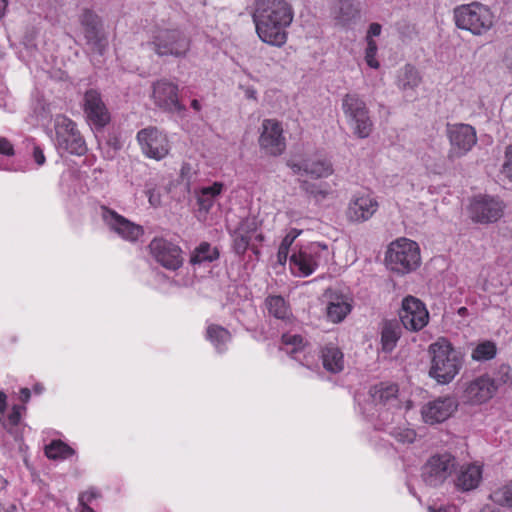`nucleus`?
<instances>
[{"instance_id":"61","label":"nucleus","mask_w":512,"mask_h":512,"mask_svg":"<svg viewBox=\"0 0 512 512\" xmlns=\"http://www.w3.org/2000/svg\"><path fill=\"white\" fill-rule=\"evenodd\" d=\"M42 390H43V387H42L40 384H36V385L34 386V391H35L36 393H41V392H42Z\"/></svg>"},{"instance_id":"48","label":"nucleus","mask_w":512,"mask_h":512,"mask_svg":"<svg viewBox=\"0 0 512 512\" xmlns=\"http://www.w3.org/2000/svg\"><path fill=\"white\" fill-rule=\"evenodd\" d=\"M288 252H289V247L285 246L284 244L281 243L279 246V249H278V253H277V258H278L279 264H284L286 262L287 257H288Z\"/></svg>"},{"instance_id":"10","label":"nucleus","mask_w":512,"mask_h":512,"mask_svg":"<svg viewBox=\"0 0 512 512\" xmlns=\"http://www.w3.org/2000/svg\"><path fill=\"white\" fill-rule=\"evenodd\" d=\"M84 37L91 51L102 55L107 48L108 41L102 29L100 18L90 10H84L80 16Z\"/></svg>"},{"instance_id":"30","label":"nucleus","mask_w":512,"mask_h":512,"mask_svg":"<svg viewBox=\"0 0 512 512\" xmlns=\"http://www.w3.org/2000/svg\"><path fill=\"white\" fill-rule=\"evenodd\" d=\"M249 230H255V223L246 220L240 224V227L235 232L234 248L239 254L244 253L249 245L251 239L248 235Z\"/></svg>"},{"instance_id":"60","label":"nucleus","mask_w":512,"mask_h":512,"mask_svg":"<svg viewBox=\"0 0 512 512\" xmlns=\"http://www.w3.org/2000/svg\"><path fill=\"white\" fill-rule=\"evenodd\" d=\"M6 405V394L0 391V405Z\"/></svg>"},{"instance_id":"16","label":"nucleus","mask_w":512,"mask_h":512,"mask_svg":"<svg viewBox=\"0 0 512 512\" xmlns=\"http://www.w3.org/2000/svg\"><path fill=\"white\" fill-rule=\"evenodd\" d=\"M152 97L155 105L164 111L180 113L186 110L179 102L177 85L166 79L153 84Z\"/></svg>"},{"instance_id":"41","label":"nucleus","mask_w":512,"mask_h":512,"mask_svg":"<svg viewBox=\"0 0 512 512\" xmlns=\"http://www.w3.org/2000/svg\"><path fill=\"white\" fill-rule=\"evenodd\" d=\"M392 436L400 443L411 444L416 439V432L408 428H397L393 430Z\"/></svg>"},{"instance_id":"45","label":"nucleus","mask_w":512,"mask_h":512,"mask_svg":"<svg viewBox=\"0 0 512 512\" xmlns=\"http://www.w3.org/2000/svg\"><path fill=\"white\" fill-rule=\"evenodd\" d=\"M21 409L22 407L15 405L12 409V412L8 416V420L11 425L15 426L19 423L21 418Z\"/></svg>"},{"instance_id":"20","label":"nucleus","mask_w":512,"mask_h":512,"mask_svg":"<svg viewBox=\"0 0 512 512\" xmlns=\"http://www.w3.org/2000/svg\"><path fill=\"white\" fill-rule=\"evenodd\" d=\"M103 219L107 225L122 238L135 241L143 234V228L123 216L117 214L115 211L103 207Z\"/></svg>"},{"instance_id":"1","label":"nucleus","mask_w":512,"mask_h":512,"mask_svg":"<svg viewBox=\"0 0 512 512\" xmlns=\"http://www.w3.org/2000/svg\"><path fill=\"white\" fill-rule=\"evenodd\" d=\"M428 352L431 357L429 376L440 384L450 383L462 368L461 353L444 338L431 344Z\"/></svg>"},{"instance_id":"24","label":"nucleus","mask_w":512,"mask_h":512,"mask_svg":"<svg viewBox=\"0 0 512 512\" xmlns=\"http://www.w3.org/2000/svg\"><path fill=\"white\" fill-rule=\"evenodd\" d=\"M324 368L331 373H339L344 368L343 353L338 347L326 346L322 350Z\"/></svg>"},{"instance_id":"26","label":"nucleus","mask_w":512,"mask_h":512,"mask_svg":"<svg viewBox=\"0 0 512 512\" xmlns=\"http://www.w3.org/2000/svg\"><path fill=\"white\" fill-rule=\"evenodd\" d=\"M303 172L312 178L328 177L333 173L332 164L326 159H307L303 161Z\"/></svg>"},{"instance_id":"13","label":"nucleus","mask_w":512,"mask_h":512,"mask_svg":"<svg viewBox=\"0 0 512 512\" xmlns=\"http://www.w3.org/2000/svg\"><path fill=\"white\" fill-rule=\"evenodd\" d=\"M260 148L271 156L281 155L286 149L281 124L274 119H265L259 137Z\"/></svg>"},{"instance_id":"33","label":"nucleus","mask_w":512,"mask_h":512,"mask_svg":"<svg viewBox=\"0 0 512 512\" xmlns=\"http://www.w3.org/2000/svg\"><path fill=\"white\" fill-rule=\"evenodd\" d=\"M398 388L396 385L380 384L371 391L373 401L379 404H386L396 398Z\"/></svg>"},{"instance_id":"51","label":"nucleus","mask_w":512,"mask_h":512,"mask_svg":"<svg viewBox=\"0 0 512 512\" xmlns=\"http://www.w3.org/2000/svg\"><path fill=\"white\" fill-rule=\"evenodd\" d=\"M149 202L152 206L160 205V195L155 192L154 189H150L147 191Z\"/></svg>"},{"instance_id":"46","label":"nucleus","mask_w":512,"mask_h":512,"mask_svg":"<svg viewBox=\"0 0 512 512\" xmlns=\"http://www.w3.org/2000/svg\"><path fill=\"white\" fill-rule=\"evenodd\" d=\"M0 153L8 156L14 154L13 146L6 138L0 137Z\"/></svg>"},{"instance_id":"50","label":"nucleus","mask_w":512,"mask_h":512,"mask_svg":"<svg viewBox=\"0 0 512 512\" xmlns=\"http://www.w3.org/2000/svg\"><path fill=\"white\" fill-rule=\"evenodd\" d=\"M33 157H34L35 162L38 165H43L44 164L45 156H44L43 151H42V149L40 147H38V146L34 147Z\"/></svg>"},{"instance_id":"49","label":"nucleus","mask_w":512,"mask_h":512,"mask_svg":"<svg viewBox=\"0 0 512 512\" xmlns=\"http://www.w3.org/2000/svg\"><path fill=\"white\" fill-rule=\"evenodd\" d=\"M381 33V25L378 24V23H372L370 26H369V30H368V33H367V41H369V39H372V37L374 36H379Z\"/></svg>"},{"instance_id":"62","label":"nucleus","mask_w":512,"mask_h":512,"mask_svg":"<svg viewBox=\"0 0 512 512\" xmlns=\"http://www.w3.org/2000/svg\"><path fill=\"white\" fill-rule=\"evenodd\" d=\"M467 311V309L465 307H462L459 309V314H464L465 312Z\"/></svg>"},{"instance_id":"58","label":"nucleus","mask_w":512,"mask_h":512,"mask_svg":"<svg viewBox=\"0 0 512 512\" xmlns=\"http://www.w3.org/2000/svg\"><path fill=\"white\" fill-rule=\"evenodd\" d=\"M428 511L429 512H448V510L446 508L441 507L439 509H435L433 506H429Z\"/></svg>"},{"instance_id":"5","label":"nucleus","mask_w":512,"mask_h":512,"mask_svg":"<svg viewBox=\"0 0 512 512\" xmlns=\"http://www.w3.org/2000/svg\"><path fill=\"white\" fill-rule=\"evenodd\" d=\"M151 45L158 56L182 57L190 49V39L179 29L160 28L154 32Z\"/></svg>"},{"instance_id":"11","label":"nucleus","mask_w":512,"mask_h":512,"mask_svg":"<svg viewBox=\"0 0 512 512\" xmlns=\"http://www.w3.org/2000/svg\"><path fill=\"white\" fill-rule=\"evenodd\" d=\"M504 204L498 198L488 195L475 197L470 205L472 220L481 223L496 222L503 215Z\"/></svg>"},{"instance_id":"7","label":"nucleus","mask_w":512,"mask_h":512,"mask_svg":"<svg viewBox=\"0 0 512 512\" xmlns=\"http://www.w3.org/2000/svg\"><path fill=\"white\" fill-rule=\"evenodd\" d=\"M55 132L58 149L75 155H83L86 152L84 139L76 129L75 123L66 116L56 117Z\"/></svg>"},{"instance_id":"14","label":"nucleus","mask_w":512,"mask_h":512,"mask_svg":"<svg viewBox=\"0 0 512 512\" xmlns=\"http://www.w3.org/2000/svg\"><path fill=\"white\" fill-rule=\"evenodd\" d=\"M137 139L143 153L149 158L160 160L169 152L167 137L155 127L140 130Z\"/></svg>"},{"instance_id":"15","label":"nucleus","mask_w":512,"mask_h":512,"mask_svg":"<svg viewBox=\"0 0 512 512\" xmlns=\"http://www.w3.org/2000/svg\"><path fill=\"white\" fill-rule=\"evenodd\" d=\"M149 249L156 261L166 269L177 270L183 264L181 249L163 238H154Z\"/></svg>"},{"instance_id":"35","label":"nucleus","mask_w":512,"mask_h":512,"mask_svg":"<svg viewBox=\"0 0 512 512\" xmlns=\"http://www.w3.org/2000/svg\"><path fill=\"white\" fill-rule=\"evenodd\" d=\"M45 454L49 459H66L74 454V450L64 442L58 440L53 441L45 447Z\"/></svg>"},{"instance_id":"38","label":"nucleus","mask_w":512,"mask_h":512,"mask_svg":"<svg viewBox=\"0 0 512 512\" xmlns=\"http://www.w3.org/2000/svg\"><path fill=\"white\" fill-rule=\"evenodd\" d=\"M490 498L501 506L512 508V481L496 489Z\"/></svg>"},{"instance_id":"56","label":"nucleus","mask_w":512,"mask_h":512,"mask_svg":"<svg viewBox=\"0 0 512 512\" xmlns=\"http://www.w3.org/2000/svg\"><path fill=\"white\" fill-rule=\"evenodd\" d=\"M6 6H7V0H0V18L2 17Z\"/></svg>"},{"instance_id":"42","label":"nucleus","mask_w":512,"mask_h":512,"mask_svg":"<svg viewBox=\"0 0 512 512\" xmlns=\"http://www.w3.org/2000/svg\"><path fill=\"white\" fill-rule=\"evenodd\" d=\"M500 172L504 177L512 181V144L506 147L504 161Z\"/></svg>"},{"instance_id":"6","label":"nucleus","mask_w":512,"mask_h":512,"mask_svg":"<svg viewBox=\"0 0 512 512\" xmlns=\"http://www.w3.org/2000/svg\"><path fill=\"white\" fill-rule=\"evenodd\" d=\"M457 462L450 453L431 456L422 467L421 477L426 485L438 487L456 470Z\"/></svg>"},{"instance_id":"40","label":"nucleus","mask_w":512,"mask_h":512,"mask_svg":"<svg viewBox=\"0 0 512 512\" xmlns=\"http://www.w3.org/2000/svg\"><path fill=\"white\" fill-rule=\"evenodd\" d=\"M301 189L310 196L314 197L317 201L325 199L329 194V191L323 188L321 185L308 181H302Z\"/></svg>"},{"instance_id":"3","label":"nucleus","mask_w":512,"mask_h":512,"mask_svg":"<svg viewBox=\"0 0 512 512\" xmlns=\"http://www.w3.org/2000/svg\"><path fill=\"white\" fill-rule=\"evenodd\" d=\"M420 260L417 243L405 238L392 242L385 255L388 269L402 275L415 270Z\"/></svg>"},{"instance_id":"43","label":"nucleus","mask_w":512,"mask_h":512,"mask_svg":"<svg viewBox=\"0 0 512 512\" xmlns=\"http://www.w3.org/2000/svg\"><path fill=\"white\" fill-rule=\"evenodd\" d=\"M376 52H377V44H376V42L373 39H369V41H367V48H366L365 59H366L367 64L371 68H378L379 67L378 61L375 60Z\"/></svg>"},{"instance_id":"17","label":"nucleus","mask_w":512,"mask_h":512,"mask_svg":"<svg viewBox=\"0 0 512 512\" xmlns=\"http://www.w3.org/2000/svg\"><path fill=\"white\" fill-rule=\"evenodd\" d=\"M83 108L88 122L94 127L101 129L110 121V114L100 93L90 89L84 94Z\"/></svg>"},{"instance_id":"27","label":"nucleus","mask_w":512,"mask_h":512,"mask_svg":"<svg viewBox=\"0 0 512 512\" xmlns=\"http://www.w3.org/2000/svg\"><path fill=\"white\" fill-rule=\"evenodd\" d=\"M351 311V305L343 295L331 298L327 306V317L334 323L341 322Z\"/></svg>"},{"instance_id":"4","label":"nucleus","mask_w":512,"mask_h":512,"mask_svg":"<svg viewBox=\"0 0 512 512\" xmlns=\"http://www.w3.org/2000/svg\"><path fill=\"white\" fill-rule=\"evenodd\" d=\"M341 107L353 133L359 138H367L373 130V122L366 102L357 93H347L342 98Z\"/></svg>"},{"instance_id":"64","label":"nucleus","mask_w":512,"mask_h":512,"mask_svg":"<svg viewBox=\"0 0 512 512\" xmlns=\"http://www.w3.org/2000/svg\"><path fill=\"white\" fill-rule=\"evenodd\" d=\"M254 94H255L254 91L250 92L249 97L254 98L255 97Z\"/></svg>"},{"instance_id":"53","label":"nucleus","mask_w":512,"mask_h":512,"mask_svg":"<svg viewBox=\"0 0 512 512\" xmlns=\"http://www.w3.org/2000/svg\"><path fill=\"white\" fill-rule=\"evenodd\" d=\"M20 394H21V400L23 402H28L29 401L31 393H30V390L28 388H22L20 390Z\"/></svg>"},{"instance_id":"34","label":"nucleus","mask_w":512,"mask_h":512,"mask_svg":"<svg viewBox=\"0 0 512 512\" xmlns=\"http://www.w3.org/2000/svg\"><path fill=\"white\" fill-rule=\"evenodd\" d=\"M219 257L218 249L215 247H211V245L207 242H203L200 246L195 250L194 254L191 257L192 264H198L204 261L212 262Z\"/></svg>"},{"instance_id":"12","label":"nucleus","mask_w":512,"mask_h":512,"mask_svg":"<svg viewBox=\"0 0 512 512\" xmlns=\"http://www.w3.org/2000/svg\"><path fill=\"white\" fill-rule=\"evenodd\" d=\"M253 21L256 26L257 35L263 42L277 47H281L286 43L287 25L255 12L253 14Z\"/></svg>"},{"instance_id":"39","label":"nucleus","mask_w":512,"mask_h":512,"mask_svg":"<svg viewBox=\"0 0 512 512\" xmlns=\"http://www.w3.org/2000/svg\"><path fill=\"white\" fill-rule=\"evenodd\" d=\"M290 262L297 266L301 273L306 276L310 275L315 269L314 262L312 261L311 257L306 254H293L290 257Z\"/></svg>"},{"instance_id":"59","label":"nucleus","mask_w":512,"mask_h":512,"mask_svg":"<svg viewBox=\"0 0 512 512\" xmlns=\"http://www.w3.org/2000/svg\"><path fill=\"white\" fill-rule=\"evenodd\" d=\"M480 512H500L498 509L492 508L490 506L483 507Z\"/></svg>"},{"instance_id":"36","label":"nucleus","mask_w":512,"mask_h":512,"mask_svg":"<svg viewBox=\"0 0 512 512\" xmlns=\"http://www.w3.org/2000/svg\"><path fill=\"white\" fill-rule=\"evenodd\" d=\"M207 338L214 344L217 350L222 351V346L230 341L228 330L218 325H210L207 329Z\"/></svg>"},{"instance_id":"37","label":"nucleus","mask_w":512,"mask_h":512,"mask_svg":"<svg viewBox=\"0 0 512 512\" xmlns=\"http://www.w3.org/2000/svg\"><path fill=\"white\" fill-rule=\"evenodd\" d=\"M421 82L418 71L411 65H406L399 77V86L403 90L413 89Z\"/></svg>"},{"instance_id":"31","label":"nucleus","mask_w":512,"mask_h":512,"mask_svg":"<svg viewBox=\"0 0 512 512\" xmlns=\"http://www.w3.org/2000/svg\"><path fill=\"white\" fill-rule=\"evenodd\" d=\"M265 303L269 313L274 317L286 319L289 316V309L283 297L269 296Z\"/></svg>"},{"instance_id":"23","label":"nucleus","mask_w":512,"mask_h":512,"mask_svg":"<svg viewBox=\"0 0 512 512\" xmlns=\"http://www.w3.org/2000/svg\"><path fill=\"white\" fill-rule=\"evenodd\" d=\"M333 16L337 25L347 26L359 16L355 0H337L333 8Z\"/></svg>"},{"instance_id":"55","label":"nucleus","mask_w":512,"mask_h":512,"mask_svg":"<svg viewBox=\"0 0 512 512\" xmlns=\"http://www.w3.org/2000/svg\"><path fill=\"white\" fill-rule=\"evenodd\" d=\"M83 494H86L85 503L90 502L92 499L98 496L95 491L84 492Z\"/></svg>"},{"instance_id":"29","label":"nucleus","mask_w":512,"mask_h":512,"mask_svg":"<svg viewBox=\"0 0 512 512\" xmlns=\"http://www.w3.org/2000/svg\"><path fill=\"white\" fill-rule=\"evenodd\" d=\"M223 185L221 183H214L211 186L204 187L200 190L197 196V202L200 210L208 212L212 207L214 198L221 193Z\"/></svg>"},{"instance_id":"63","label":"nucleus","mask_w":512,"mask_h":512,"mask_svg":"<svg viewBox=\"0 0 512 512\" xmlns=\"http://www.w3.org/2000/svg\"><path fill=\"white\" fill-rule=\"evenodd\" d=\"M6 405H0V413H4Z\"/></svg>"},{"instance_id":"28","label":"nucleus","mask_w":512,"mask_h":512,"mask_svg":"<svg viewBox=\"0 0 512 512\" xmlns=\"http://www.w3.org/2000/svg\"><path fill=\"white\" fill-rule=\"evenodd\" d=\"M401 334V328L397 320H388L383 323L381 341L385 351H391Z\"/></svg>"},{"instance_id":"44","label":"nucleus","mask_w":512,"mask_h":512,"mask_svg":"<svg viewBox=\"0 0 512 512\" xmlns=\"http://www.w3.org/2000/svg\"><path fill=\"white\" fill-rule=\"evenodd\" d=\"M282 342L287 346H293V349L291 351H288V353L292 354L302 346L303 338L300 335L284 334L282 336Z\"/></svg>"},{"instance_id":"54","label":"nucleus","mask_w":512,"mask_h":512,"mask_svg":"<svg viewBox=\"0 0 512 512\" xmlns=\"http://www.w3.org/2000/svg\"><path fill=\"white\" fill-rule=\"evenodd\" d=\"M288 166L292 169V171L295 174H299L301 171H303V163L302 164L288 163Z\"/></svg>"},{"instance_id":"57","label":"nucleus","mask_w":512,"mask_h":512,"mask_svg":"<svg viewBox=\"0 0 512 512\" xmlns=\"http://www.w3.org/2000/svg\"><path fill=\"white\" fill-rule=\"evenodd\" d=\"M191 106H192V108H193V109H195L196 111H199V110L201 109V105H200L199 101H198V100H196V99L192 100V102H191Z\"/></svg>"},{"instance_id":"19","label":"nucleus","mask_w":512,"mask_h":512,"mask_svg":"<svg viewBox=\"0 0 512 512\" xmlns=\"http://www.w3.org/2000/svg\"><path fill=\"white\" fill-rule=\"evenodd\" d=\"M255 13L268 16L289 26L293 21V9L287 0H258Z\"/></svg>"},{"instance_id":"47","label":"nucleus","mask_w":512,"mask_h":512,"mask_svg":"<svg viewBox=\"0 0 512 512\" xmlns=\"http://www.w3.org/2000/svg\"><path fill=\"white\" fill-rule=\"evenodd\" d=\"M301 230H297V229H292L285 237L284 239L282 240V244H284L285 246H288L290 248V246L292 245V243L294 242V240L301 234Z\"/></svg>"},{"instance_id":"22","label":"nucleus","mask_w":512,"mask_h":512,"mask_svg":"<svg viewBox=\"0 0 512 512\" xmlns=\"http://www.w3.org/2000/svg\"><path fill=\"white\" fill-rule=\"evenodd\" d=\"M495 392L494 381L489 377L481 376L468 384L464 397L471 404H481L491 399Z\"/></svg>"},{"instance_id":"32","label":"nucleus","mask_w":512,"mask_h":512,"mask_svg":"<svg viewBox=\"0 0 512 512\" xmlns=\"http://www.w3.org/2000/svg\"><path fill=\"white\" fill-rule=\"evenodd\" d=\"M497 347L493 341H483L472 351L471 358L475 361H488L496 356Z\"/></svg>"},{"instance_id":"25","label":"nucleus","mask_w":512,"mask_h":512,"mask_svg":"<svg viewBox=\"0 0 512 512\" xmlns=\"http://www.w3.org/2000/svg\"><path fill=\"white\" fill-rule=\"evenodd\" d=\"M481 480V469L476 465H469L461 470L456 480V486L463 490L469 491L476 488Z\"/></svg>"},{"instance_id":"8","label":"nucleus","mask_w":512,"mask_h":512,"mask_svg":"<svg viewBox=\"0 0 512 512\" xmlns=\"http://www.w3.org/2000/svg\"><path fill=\"white\" fill-rule=\"evenodd\" d=\"M447 136L450 142L448 158L453 161L466 155L477 143L474 127L468 124H447Z\"/></svg>"},{"instance_id":"9","label":"nucleus","mask_w":512,"mask_h":512,"mask_svg":"<svg viewBox=\"0 0 512 512\" xmlns=\"http://www.w3.org/2000/svg\"><path fill=\"white\" fill-rule=\"evenodd\" d=\"M399 317L407 330L419 331L428 324L429 313L421 300L407 296L402 301Z\"/></svg>"},{"instance_id":"18","label":"nucleus","mask_w":512,"mask_h":512,"mask_svg":"<svg viewBox=\"0 0 512 512\" xmlns=\"http://www.w3.org/2000/svg\"><path fill=\"white\" fill-rule=\"evenodd\" d=\"M457 407L458 403L453 397H440L425 404L421 414L425 423L436 424L447 420Z\"/></svg>"},{"instance_id":"21","label":"nucleus","mask_w":512,"mask_h":512,"mask_svg":"<svg viewBox=\"0 0 512 512\" xmlns=\"http://www.w3.org/2000/svg\"><path fill=\"white\" fill-rule=\"evenodd\" d=\"M378 203L369 195L354 196L348 206L346 216L352 222H364L377 211Z\"/></svg>"},{"instance_id":"2","label":"nucleus","mask_w":512,"mask_h":512,"mask_svg":"<svg viewBox=\"0 0 512 512\" xmlns=\"http://www.w3.org/2000/svg\"><path fill=\"white\" fill-rule=\"evenodd\" d=\"M455 24L459 29L481 36L487 33L494 24L492 11L479 2L461 5L454 9Z\"/></svg>"},{"instance_id":"52","label":"nucleus","mask_w":512,"mask_h":512,"mask_svg":"<svg viewBox=\"0 0 512 512\" xmlns=\"http://www.w3.org/2000/svg\"><path fill=\"white\" fill-rule=\"evenodd\" d=\"M86 494H80L79 504L81 506L80 512H95L90 506L85 503Z\"/></svg>"}]
</instances>
